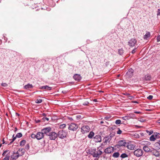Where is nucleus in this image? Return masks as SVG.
Returning <instances> with one entry per match:
<instances>
[{
  "instance_id": "nucleus-1",
  "label": "nucleus",
  "mask_w": 160,
  "mask_h": 160,
  "mask_svg": "<svg viewBox=\"0 0 160 160\" xmlns=\"http://www.w3.org/2000/svg\"><path fill=\"white\" fill-rule=\"evenodd\" d=\"M23 149H19L17 152H13V154L11 156L12 160H16L19 156H22L24 153Z\"/></svg>"
},
{
  "instance_id": "nucleus-2",
  "label": "nucleus",
  "mask_w": 160,
  "mask_h": 160,
  "mask_svg": "<svg viewBox=\"0 0 160 160\" xmlns=\"http://www.w3.org/2000/svg\"><path fill=\"white\" fill-rule=\"evenodd\" d=\"M58 137L61 139H63L66 138L67 135V132L62 130L59 131L58 132Z\"/></svg>"
},
{
  "instance_id": "nucleus-3",
  "label": "nucleus",
  "mask_w": 160,
  "mask_h": 160,
  "mask_svg": "<svg viewBox=\"0 0 160 160\" xmlns=\"http://www.w3.org/2000/svg\"><path fill=\"white\" fill-rule=\"evenodd\" d=\"M81 131L83 134L87 133L89 132L90 128L87 125L83 126L81 128Z\"/></svg>"
},
{
  "instance_id": "nucleus-4",
  "label": "nucleus",
  "mask_w": 160,
  "mask_h": 160,
  "mask_svg": "<svg viewBox=\"0 0 160 160\" xmlns=\"http://www.w3.org/2000/svg\"><path fill=\"white\" fill-rule=\"evenodd\" d=\"M133 153L136 156L139 157L142 155L143 151L141 149H137L134 151Z\"/></svg>"
},
{
  "instance_id": "nucleus-5",
  "label": "nucleus",
  "mask_w": 160,
  "mask_h": 160,
  "mask_svg": "<svg viewBox=\"0 0 160 160\" xmlns=\"http://www.w3.org/2000/svg\"><path fill=\"white\" fill-rule=\"evenodd\" d=\"M78 128V126L77 124L74 123H71L69 125L68 129L70 130L75 131L77 130Z\"/></svg>"
},
{
  "instance_id": "nucleus-6",
  "label": "nucleus",
  "mask_w": 160,
  "mask_h": 160,
  "mask_svg": "<svg viewBox=\"0 0 160 160\" xmlns=\"http://www.w3.org/2000/svg\"><path fill=\"white\" fill-rule=\"evenodd\" d=\"M134 70L132 68L128 69L126 74V77L127 78H131L133 75Z\"/></svg>"
},
{
  "instance_id": "nucleus-7",
  "label": "nucleus",
  "mask_w": 160,
  "mask_h": 160,
  "mask_svg": "<svg viewBox=\"0 0 160 160\" xmlns=\"http://www.w3.org/2000/svg\"><path fill=\"white\" fill-rule=\"evenodd\" d=\"M49 138L51 140H55L58 137L57 134L55 132H51L48 134Z\"/></svg>"
},
{
  "instance_id": "nucleus-8",
  "label": "nucleus",
  "mask_w": 160,
  "mask_h": 160,
  "mask_svg": "<svg viewBox=\"0 0 160 160\" xmlns=\"http://www.w3.org/2000/svg\"><path fill=\"white\" fill-rule=\"evenodd\" d=\"M51 130V128L50 127H47L42 129L41 131L43 134L44 133L47 135L48 136V134L50 133V132Z\"/></svg>"
},
{
  "instance_id": "nucleus-9",
  "label": "nucleus",
  "mask_w": 160,
  "mask_h": 160,
  "mask_svg": "<svg viewBox=\"0 0 160 160\" xmlns=\"http://www.w3.org/2000/svg\"><path fill=\"white\" fill-rule=\"evenodd\" d=\"M114 148L112 146H109L106 148L104 150V152L106 153L110 154L113 152Z\"/></svg>"
},
{
  "instance_id": "nucleus-10",
  "label": "nucleus",
  "mask_w": 160,
  "mask_h": 160,
  "mask_svg": "<svg viewBox=\"0 0 160 160\" xmlns=\"http://www.w3.org/2000/svg\"><path fill=\"white\" fill-rule=\"evenodd\" d=\"M37 139L38 140H40L43 138L44 137V135L42 132H39L36 134Z\"/></svg>"
},
{
  "instance_id": "nucleus-11",
  "label": "nucleus",
  "mask_w": 160,
  "mask_h": 160,
  "mask_svg": "<svg viewBox=\"0 0 160 160\" xmlns=\"http://www.w3.org/2000/svg\"><path fill=\"white\" fill-rule=\"evenodd\" d=\"M93 141L96 142H100L102 141L101 137L100 135H96L93 138Z\"/></svg>"
},
{
  "instance_id": "nucleus-12",
  "label": "nucleus",
  "mask_w": 160,
  "mask_h": 160,
  "mask_svg": "<svg viewBox=\"0 0 160 160\" xmlns=\"http://www.w3.org/2000/svg\"><path fill=\"white\" fill-rule=\"evenodd\" d=\"M137 41L135 39L132 38L128 42V45L131 47H132L135 46L136 43Z\"/></svg>"
},
{
  "instance_id": "nucleus-13",
  "label": "nucleus",
  "mask_w": 160,
  "mask_h": 160,
  "mask_svg": "<svg viewBox=\"0 0 160 160\" xmlns=\"http://www.w3.org/2000/svg\"><path fill=\"white\" fill-rule=\"evenodd\" d=\"M151 150H152L151 151V152H152L153 155L156 157H158L159 156L160 153L159 151L156 150L153 148H152Z\"/></svg>"
},
{
  "instance_id": "nucleus-14",
  "label": "nucleus",
  "mask_w": 160,
  "mask_h": 160,
  "mask_svg": "<svg viewBox=\"0 0 160 160\" xmlns=\"http://www.w3.org/2000/svg\"><path fill=\"white\" fill-rule=\"evenodd\" d=\"M152 148H150L146 145L144 146L143 147V150L146 152H151Z\"/></svg>"
},
{
  "instance_id": "nucleus-15",
  "label": "nucleus",
  "mask_w": 160,
  "mask_h": 160,
  "mask_svg": "<svg viewBox=\"0 0 160 160\" xmlns=\"http://www.w3.org/2000/svg\"><path fill=\"white\" fill-rule=\"evenodd\" d=\"M127 145V143L125 141L123 140H120L119 141L118 144V145L120 147H126V146Z\"/></svg>"
},
{
  "instance_id": "nucleus-16",
  "label": "nucleus",
  "mask_w": 160,
  "mask_h": 160,
  "mask_svg": "<svg viewBox=\"0 0 160 160\" xmlns=\"http://www.w3.org/2000/svg\"><path fill=\"white\" fill-rule=\"evenodd\" d=\"M74 79L76 81H79L81 79V77L80 74H76L73 76Z\"/></svg>"
},
{
  "instance_id": "nucleus-17",
  "label": "nucleus",
  "mask_w": 160,
  "mask_h": 160,
  "mask_svg": "<svg viewBox=\"0 0 160 160\" xmlns=\"http://www.w3.org/2000/svg\"><path fill=\"white\" fill-rule=\"evenodd\" d=\"M111 139V137L110 136H106L104 138V143L109 142Z\"/></svg>"
},
{
  "instance_id": "nucleus-18",
  "label": "nucleus",
  "mask_w": 160,
  "mask_h": 160,
  "mask_svg": "<svg viewBox=\"0 0 160 160\" xmlns=\"http://www.w3.org/2000/svg\"><path fill=\"white\" fill-rule=\"evenodd\" d=\"M95 157L99 158L100 156L102 154V152L100 150H99L98 151H96L95 150Z\"/></svg>"
},
{
  "instance_id": "nucleus-19",
  "label": "nucleus",
  "mask_w": 160,
  "mask_h": 160,
  "mask_svg": "<svg viewBox=\"0 0 160 160\" xmlns=\"http://www.w3.org/2000/svg\"><path fill=\"white\" fill-rule=\"evenodd\" d=\"M154 147L158 149H160V140L158 141L154 144Z\"/></svg>"
},
{
  "instance_id": "nucleus-20",
  "label": "nucleus",
  "mask_w": 160,
  "mask_h": 160,
  "mask_svg": "<svg viewBox=\"0 0 160 160\" xmlns=\"http://www.w3.org/2000/svg\"><path fill=\"white\" fill-rule=\"evenodd\" d=\"M151 78V76L148 74L145 75L144 77V80L146 81H150Z\"/></svg>"
},
{
  "instance_id": "nucleus-21",
  "label": "nucleus",
  "mask_w": 160,
  "mask_h": 160,
  "mask_svg": "<svg viewBox=\"0 0 160 160\" xmlns=\"http://www.w3.org/2000/svg\"><path fill=\"white\" fill-rule=\"evenodd\" d=\"M33 87L32 84L28 83V84L25 85L24 87V88L25 89H28L30 88H32Z\"/></svg>"
},
{
  "instance_id": "nucleus-22",
  "label": "nucleus",
  "mask_w": 160,
  "mask_h": 160,
  "mask_svg": "<svg viewBox=\"0 0 160 160\" xmlns=\"http://www.w3.org/2000/svg\"><path fill=\"white\" fill-rule=\"evenodd\" d=\"M95 150L96 149H91L89 151V153L92 155L93 157H95Z\"/></svg>"
},
{
  "instance_id": "nucleus-23",
  "label": "nucleus",
  "mask_w": 160,
  "mask_h": 160,
  "mask_svg": "<svg viewBox=\"0 0 160 160\" xmlns=\"http://www.w3.org/2000/svg\"><path fill=\"white\" fill-rule=\"evenodd\" d=\"M126 147L128 149L131 150H133L135 148V146L133 144H128Z\"/></svg>"
},
{
  "instance_id": "nucleus-24",
  "label": "nucleus",
  "mask_w": 160,
  "mask_h": 160,
  "mask_svg": "<svg viewBox=\"0 0 160 160\" xmlns=\"http://www.w3.org/2000/svg\"><path fill=\"white\" fill-rule=\"evenodd\" d=\"M40 88L42 89H47L48 90H51L52 89L51 87L47 85L42 86Z\"/></svg>"
},
{
  "instance_id": "nucleus-25",
  "label": "nucleus",
  "mask_w": 160,
  "mask_h": 160,
  "mask_svg": "<svg viewBox=\"0 0 160 160\" xmlns=\"http://www.w3.org/2000/svg\"><path fill=\"white\" fill-rule=\"evenodd\" d=\"M94 132L92 131H91L89 134L88 135V138L90 139L92 138L94 136Z\"/></svg>"
},
{
  "instance_id": "nucleus-26",
  "label": "nucleus",
  "mask_w": 160,
  "mask_h": 160,
  "mask_svg": "<svg viewBox=\"0 0 160 160\" xmlns=\"http://www.w3.org/2000/svg\"><path fill=\"white\" fill-rule=\"evenodd\" d=\"M150 36V34L149 32H147L146 34L144 36L143 39H147V38Z\"/></svg>"
},
{
  "instance_id": "nucleus-27",
  "label": "nucleus",
  "mask_w": 160,
  "mask_h": 160,
  "mask_svg": "<svg viewBox=\"0 0 160 160\" xmlns=\"http://www.w3.org/2000/svg\"><path fill=\"white\" fill-rule=\"evenodd\" d=\"M119 155L120 154L118 152H116L113 153L112 157L115 158H117L119 157Z\"/></svg>"
},
{
  "instance_id": "nucleus-28",
  "label": "nucleus",
  "mask_w": 160,
  "mask_h": 160,
  "mask_svg": "<svg viewBox=\"0 0 160 160\" xmlns=\"http://www.w3.org/2000/svg\"><path fill=\"white\" fill-rule=\"evenodd\" d=\"M156 139V138L154 135H152L150 138V140L151 141H154Z\"/></svg>"
},
{
  "instance_id": "nucleus-29",
  "label": "nucleus",
  "mask_w": 160,
  "mask_h": 160,
  "mask_svg": "<svg viewBox=\"0 0 160 160\" xmlns=\"http://www.w3.org/2000/svg\"><path fill=\"white\" fill-rule=\"evenodd\" d=\"M29 60H30L32 62H36L38 61V58H29Z\"/></svg>"
},
{
  "instance_id": "nucleus-30",
  "label": "nucleus",
  "mask_w": 160,
  "mask_h": 160,
  "mask_svg": "<svg viewBox=\"0 0 160 160\" xmlns=\"http://www.w3.org/2000/svg\"><path fill=\"white\" fill-rule=\"evenodd\" d=\"M26 143V141L25 140H23L20 142V145L21 146H23L25 143Z\"/></svg>"
},
{
  "instance_id": "nucleus-31",
  "label": "nucleus",
  "mask_w": 160,
  "mask_h": 160,
  "mask_svg": "<svg viewBox=\"0 0 160 160\" xmlns=\"http://www.w3.org/2000/svg\"><path fill=\"white\" fill-rule=\"evenodd\" d=\"M120 157L121 158H123L127 157L128 155L127 154H126L125 153H123L121 155Z\"/></svg>"
},
{
  "instance_id": "nucleus-32",
  "label": "nucleus",
  "mask_w": 160,
  "mask_h": 160,
  "mask_svg": "<svg viewBox=\"0 0 160 160\" xmlns=\"http://www.w3.org/2000/svg\"><path fill=\"white\" fill-rule=\"evenodd\" d=\"M118 53L120 55H122L123 53V50L122 48L119 49L118 50Z\"/></svg>"
},
{
  "instance_id": "nucleus-33",
  "label": "nucleus",
  "mask_w": 160,
  "mask_h": 160,
  "mask_svg": "<svg viewBox=\"0 0 160 160\" xmlns=\"http://www.w3.org/2000/svg\"><path fill=\"white\" fill-rule=\"evenodd\" d=\"M17 137L20 138L22 136V134L21 133H18L16 135Z\"/></svg>"
},
{
  "instance_id": "nucleus-34",
  "label": "nucleus",
  "mask_w": 160,
  "mask_h": 160,
  "mask_svg": "<svg viewBox=\"0 0 160 160\" xmlns=\"http://www.w3.org/2000/svg\"><path fill=\"white\" fill-rule=\"evenodd\" d=\"M146 132L149 135H151L152 134L153 132V131H152V130L149 131L148 130H146Z\"/></svg>"
},
{
  "instance_id": "nucleus-35",
  "label": "nucleus",
  "mask_w": 160,
  "mask_h": 160,
  "mask_svg": "<svg viewBox=\"0 0 160 160\" xmlns=\"http://www.w3.org/2000/svg\"><path fill=\"white\" fill-rule=\"evenodd\" d=\"M121 121L120 120L118 119L115 122V123L117 125H118L121 123Z\"/></svg>"
},
{
  "instance_id": "nucleus-36",
  "label": "nucleus",
  "mask_w": 160,
  "mask_h": 160,
  "mask_svg": "<svg viewBox=\"0 0 160 160\" xmlns=\"http://www.w3.org/2000/svg\"><path fill=\"white\" fill-rule=\"evenodd\" d=\"M31 137L33 139L36 138L37 139V136L36 134H34L32 133L31 135Z\"/></svg>"
},
{
  "instance_id": "nucleus-37",
  "label": "nucleus",
  "mask_w": 160,
  "mask_h": 160,
  "mask_svg": "<svg viewBox=\"0 0 160 160\" xmlns=\"http://www.w3.org/2000/svg\"><path fill=\"white\" fill-rule=\"evenodd\" d=\"M10 158L9 155H7L6 157L4 158L3 160H9Z\"/></svg>"
},
{
  "instance_id": "nucleus-38",
  "label": "nucleus",
  "mask_w": 160,
  "mask_h": 160,
  "mask_svg": "<svg viewBox=\"0 0 160 160\" xmlns=\"http://www.w3.org/2000/svg\"><path fill=\"white\" fill-rule=\"evenodd\" d=\"M122 118L124 120H128L129 119V117L128 116H126L122 117Z\"/></svg>"
},
{
  "instance_id": "nucleus-39",
  "label": "nucleus",
  "mask_w": 160,
  "mask_h": 160,
  "mask_svg": "<svg viewBox=\"0 0 160 160\" xmlns=\"http://www.w3.org/2000/svg\"><path fill=\"white\" fill-rule=\"evenodd\" d=\"M42 102V100L41 99H37L35 102L37 103H40Z\"/></svg>"
},
{
  "instance_id": "nucleus-40",
  "label": "nucleus",
  "mask_w": 160,
  "mask_h": 160,
  "mask_svg": "<svg viewBox=\"0 0 160 160\" xmlns=\"http://www.w3.org/2000/svg\"><path fill=\"white\" fill-rule=\"evenodd\" d=\"M66 127V124H61L59 126V128H63Z\"/></svg>"
},
{
  "instance_id": "nucleus-41",
  "label": "nucleus",
  "mask_w": 160,
  "mask_h": 160,
  "mask_svg": "<svg viewBox=\"0 0 160 160\" xmlns=\"http://www.w3.org/2000/svg\"><path fill=\"white\" fill-rule=\"evenodd\" d=\"M118 131L117 132V134H120L122 133V131L120 130L119 128H118Z\"/></svg>"
},
{
  "instance_id": "nucleus-42",
  "label": "nucleus",
  "mask_w": 160,
  "mask_h": 160,
  "mask_svg": "<svg viewBox=\"0 0 160 160\" xmlns=\"http://www.w3.org/2000/svg\"><path fill=\"white\" fill-rule=\"evenodd\" d=\"M16 137H17L16 136L15 137H14V135H13L12 136L13 138L12 139V141L10 142V144H11V143H12L15 140Z\"/></svg>"
},
{
  "instance_id": "nucleus-43",
  "label": "nucleus",
  "mask_w": 160,
  "mask_h": 160,
  "mask_svg": "<svg viewBox=\"0 0 160 160\" xmlns=\"http://www.w3.org/2000/svg\"><path fill=\"white\" fill-rule=\"evenodd\" d=\"M159 134L157 132H155L154 133V135L155 136V137L156 138H157L159 136H158V135Z\"/></svg>"
},
{
  "instance_id": "nucleus-44",
  "label": "nucleus",
  "mask_w": 160,
  "mask_h": 160,
  "mask_svg": "<svg viewBox=\"0 0 160 160\" xmlns=\"http://www.w3.org/2000/svg\"><path fill=\"white\" fill-rule=\"evenodd\" d=\"M153 98V96L152 95H149L147 99L149 100H151Z\"/></svg>"
},
{
  "instance_id": "nucleus-45",
  "label": "nucleus",
  "mask_w": 160,
  "mask_h": 160,
  "mask_svg": "<svg viewBox=\"0 0 160 160\" xmlns=\"http://www.w3.org/2000/svg\"><path fill=\"white\" fill-rule=\"evenodd\" d=\"M8 151H9V150H6L4 151L2 154V155L3 156H4L5 155L6 153V152H8Z\"/></svg>"
},
{
  "instance_id": "nucleus-46",
  "label": "nucleus",
  "mask_w": 160,
  "mask_h": 160,
  "mask_svg": "<svg viewBox=\"0 0 160 160\" xmlns=\"http://www.w3.org/2000/svg\"><path fill=\"white\" fill-rule=\"evenodd\" d=\"M2 85L3 87H7L8 86V84L6 83H4L2 84Z\"/></svg>"
},
{
  "instance_id": "nucleus-47",
  "label": "nucleus",
  "mask_w": 160,
  "mask_h": 160,
  "mask_svg": "<svg viewBox=\"0 0 160 160\" xmlns=\"http://www.w3.org/2000/svg\"><path fill=\"white\" fill-rule=\"evenodd\" d=\"M157 16H160V9H158V12L157 13Z\"/></svg>"
},
{
  "instance_id": "nucleus-48",
  "label": "nucleus",
  "mask_w": 160,
  "mask_h": 160,
  "mask_svg": "<svg viewBox=\"0 0 160 160\" xmlns=\"http://www.w3.org/2000/svg\"><path fill=\"white\" fill-rule=\"evenodd\" d=\"M89 104V102H85L83 103V105H87Z\"/></svg>"
},
{
  "instance_id": "nucleus-49",
  "label": "nucleus",
  "mask_w": 160,
  "mask_h": 160,
  "mask_svg": "<svg viewBox=\"0 0 160 160\" xmlns=\"http://www.w3.org/2000/svg\"><path fill=\"white\" fill-rule=\"evenodd\" d=\"M157 42H160V35L158 36L157 38Z\"/></svg>"
},
{
  "instance_id": "nucleus-50",
  "label": "nucleus",
  "mask_w": 160,
  "mask_h": 160,
  "mask_svg": "<svg viewBox=\"0 0 160 160\" xmlns=\"http://www.w3.org/2000/svg\"><path fill=\"white\" fill-rule=\"evenodd\" d=\"M111 118V117L110 116H106L104 118L106 120H108Z\"/></svg>"
},
{
  "instance_id": "nucleus-51",
  "label": "nucleus",
  "mask_w": 160,
  "mask_h": 160,
  "mask_svg": "<svg viewBox=\"0 0 160 160\" xmlns=\"http://www.w3.org/2000/svg\"><path fill=\"white\" fill-rule=\"evenodd\" d=\"M29 145L28 144H27L25 146V149H27V150H28L29 149Z\"/></svg>"
},
{
  "instance_id": "nucleus-52",
  "label": "nucleus",
  "mask_w": 160,
  "mask_h": 160,
  "mask_svg": "<svg viewBox=\"0 0 160 160\" xmlns=\"http://www.w3.org/2000/svg\"><path fill=\"white\" fill-rule=\"evenodd\" d=\"M43 120L45 121L46 120L47 121H48L49 120V118H43Z\"/></svg>"
},
{
  "instance_id": "nucleus-53",
  "label": "nucleus",
  "mask_w": 160,
  "mask_h": 160,
  "mask_svg": "<svg viewBox=\"0 0 160 160\" xmlns=\"http://www.w3.org/2000/svg\"><path fill=\"white\" fill-rule=\"evenodd\" d=\"M139 121H140V122H144L145 121V120H144L143 119H142V118H140V119H139Z\"/></svg>"
},
{
  "instance_id": "nucleus-54",
  "label": "nucleus",
  "mask_w": 160,
  "mask_h": 160,
  "mask_svg": "<svg viewBox=\"0 0 160 160\" xmlns=\"http://www.w3.org/2000/svg\"><path fill=\"white\" fill-rule=\"evenodd\" d=\"M134 137L136 138H139V135L138 134H135L134 135Z\"/></svg>"
},
{
  "instance_id": "nucleus-55",
  "label": "nucleus",
  "mask_w": 160,
  "mask_h": 160,
  "mask_svg": "<svg viewBox=\"0 0 160 160\" xmlns=\"http://www.w3.org/2000/svg\"><path fill=\"white\" fill-rule=\"evenodd\" d=\"M134 113L137 114H139L141 113V112L138 111H135L134 112Z\"/></svg>"
},
{
  "instance_id": "nucleus-56",
  "label": "nucleus",
  "mask_w": 160,
  "mask_h": 160,
  "mask_svg": "<svg viewBox=\"0 0 160 160\" xmlns=\"http://www.w3.org/2000/svg\"><path fill=\"white\" fill-rule=\"evenodd\" d=\"M135 52V49H133L132 51V53H134Z\"/></svg>"
},
{
  "instance_id": "nucleus-57",
  "label": "nucleus",
  "mask_w": 160,
  "mask_h": 160,
  "mask_svg": "<svg viewBox=\"0 0 160 160\" xmlns=\"http://www.w3.org/2000/svg\"><path fill=\"white\" fill-rule=\"evenodd\" d=\"M132 102L134 103H138V102L136 101H134Z\"/></svg>"
},
{
  "instance_id": "nucleus-58",
  "label": "nucleus",
  "mask_w": 160,
  "mask_h": 160,
  "mask_svg": "<svg viewBox=\"0 0 160 160\" xmlns=\"http://www.w3.org/2000/svg\"><path fill=\"white\" fill-rule=\"evenodd\" d=\"M135 127H137V128H140L141 127H140V126H138V125H135Z\"/></svg>"
},
{
  "instance_id": "nucleus-59",
  "label": "nucleus",
  "mask_w": 160,
  "mask_h": 160,
  "mask_svg": "<svg viewBox=\"0 0 160 160\" xmlns=\"http://www.w3.org/2000/svg\"><path fill=\"white\" fill-rule=\"evenodd\" d=\"M93 101L94 102H97V100L96 99H94L93 100Z\"/></svg>"
},
{
  "instance_id": "nucleus-60",
  "label": "nucleus",
  "mask_w": 160,
  "mask_h": 160,
  "mask_svg": "<svg viewBox=\"0 0 160 160\" xmlns=\"http://www.w3.org/2000/svg\"><path fill=\"white\" fill-rule=\"evenodd\" d=\"M104 123V122H103V121H101L100 122V123L101 124H103V123Z\"/></svg>"
},
{
  "instance_id": "nucleus-61",
  "label": "nucleus",
  "mask_w": 160,
  "mask_h": 160,
  "mask_svg": "<svg viewBox=\"0 0 160 160\" xmlns=\"http://www.w3.org/2000/svg\"><path fill=\"white\" fill-rule=\"evenodd\" d=\"M17 130V129L16 128L15 129V131L16 132Z\"/></svg>"
},
{
  "instance_id": "nucleus-62",
  "label": "nucleus",
  "mask_w": 160,
  "mask_h": 160,
  "mask_svg": "<svg viewBox=\"0 0 160 160\" xmlns=\"http://www.w3.org/2000/svg\"><path fill=\"white\" fill-rule=\"evenodd\" d=\"M42 115H43V116H45L46 115V114H45V113H43L42 114Z\"/></svg>"
},
{
  "instance_id": "nucleus-63",
  "label": "nucleus",
  "mask_w": 160,
  "mask_h": 160,
  "mask_svg": "<svg viewBox=\"0 0 160 160\" xmlns=\"http://www.w3.org/2000/svg\"><path fill=\"white\" fill-rule=\"evenodd\" d=\"M140 134L142 136L143 135V133H141Z\"/></svg>"
},
{
  "instance_id": "nucleus-64",
  "label": "nucleus",
  "mask_w": 160,
  "mask_h": 160,
  "mask_svg": "<svg viewBox=\"0 0 160 160\" xmlns=\"http://www.w3.org/2000/svg\"><path fill=\"white\" fill-rule=\"evenodd\" d=\"M40 122V120H38L37 121V122L38 123V122Z\"/></svg>"
}]
</instances>
